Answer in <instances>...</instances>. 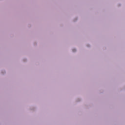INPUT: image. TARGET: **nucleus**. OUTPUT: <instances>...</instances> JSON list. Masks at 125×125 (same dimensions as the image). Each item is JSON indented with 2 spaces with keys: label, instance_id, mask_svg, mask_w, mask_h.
<instances>
[{
  "label": "nucleus",
  "instance_id": "obj_1",
  "mask_svg": "<svg viewBox=\"0 0 125 125\" xmlns=\"http://www.w3.org/2000/svg\"><path fill=\"white\" fill-rule=\"evenodd\" d=\"M73 52H75V51H76V49H73Z\"/></svg>",
  "mask_w": 125,
  "mask_h": 125
}]
</instances>
